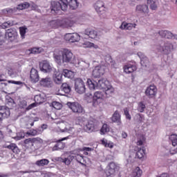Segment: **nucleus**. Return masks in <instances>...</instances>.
Listing matches in <instances>:
<instances>
[{
    "label": "nucleus",
    "mask_w": 177,
    "mask_h": 177,
    "mask_svg": "<svg viewBox=\"0 0 177 177\" xmlns=\"http://www.w3.org/2000/svg\"><path fill=\"white\" fill-rule=\"evenodd\" d=\"M87 86L91 91H95L96 89H102L106 91V94L114 93V88L110 84L109 81L104 79H88L86 82Z\"/></svg>",
    "instance_id": "nucleus-1"
},
{
    "label": "nucleus",
    "mask_w": 177,
    "mask_h": 177,
    "mask_svg": "<svg viewBox=\"0 0 177 177\" xmlns=\"http://www.w3.org/2000/svg\"><path fill=\"white\" fill-rule=\"evenodd\" d=\"M54 59L59 64V66H62V64H64V63H70L71 64H74V55L71 52V50L64 48L58 53H54L53 55Z\"/></svg>",
    "instance_id": "nucleus-2"
},
{
    "label": "nucleus",
    "mask_w": 177,
    "mask_h": 177,
    "mask_svg": "<svg viewBox=\"0 0 177 177\" xmlns=\"http://www.w3.org/2000/svg\"><path fill=\"white\" fill-rule=\"evenodd\" d=\"M104 91H95L92 95V94H89L88 97H91V100H88V103H92V106L93 107H97L106 97H110L112 93L106 94V90Z\"/></svg>",
    "instance_id": "nucleus-3"
},
{
    "label": "nucleus",
    "mask_w": 177,
    "mask_h": 177,
    "mask_svg": "<svg viewBox=\"0 0 177 177\" xmlns=\"http://www.w3.org/2000/svg\"><path fill=\"white\" fill-rule=\"evenodd\" d=\"M68 1L67 0H59V1H53L51 2L50 10L51 12L54 13H59L60 10L66 12L68 8Z\"/></svg>",
    "instance_id": "nucleus-4"
},
{
    "label": "nucleus",
    "mask_w": 177,
    "mask_h": 177,
    "mask_svg": "<svg viewBox=\"0 0 177 177\" xmlns=\"http://www.w3.org/2000/svg\"><path fill=\"white\" fill-rule=\"evenodd\" d=\"M158 52L164 53V55H169L171 50L174 49V45L169 42L160 41V45L157 46Z\"/></svg>",
    "instance_id": "nucleus-5"
},
{
    "label": "nucleus",
    "mask_w": 177,
    "mask_h": 177,
    "mask_svg": "<svg viewBox=\"0 0 177 177\" xmlns=\"http://www.w3.org/2000/svg\"><path fill=\"white\" fill-rule=\"evenodd\" d=\"M66 106H68V109L72 110L73 113H75L76 114H85V109H84L81 104L77 102H68Z\"/></svg>",
    "instance_id": "nucleus-6"
},
{
    "label": "nucleus",
    "mask_w": 177,
    "mask_h": 177,
    "mask_svg": "<svg viewBox=\"0 0 177 177\" xmlns=\"http://www.w3.org/2000/svg\"><path fill=\"white\" fill-rule=\"evenodd\" d=\"M118 171H120V165L114 162H111L106 167L105 174L107 177L114 176V175H115Z\"/></svg>",
    "instance_id": "nucleus-7"
},
{
    "label": "nucleus",
    "mask_w": 177,
    "mask_h": 177,
    "mask_svg": "<svg viewBox=\"0 0 177 177\" xmlns=\"http://www.w3.org/2000/svg\"><path fill=\"white\" fill-rule=\"evenodd\" d=\"M75 82V91L80 95H82V93H85V91H86V88H85V82L80 77L75 78L74 80Z\"/></svg>",
    "instance_id": "nucleus-8"
},
{
    "label": "nucleus",
    "mask_w": 177,
    "mask_h": 177,
    "mask_svg": "<svg viewBox=\"0 0 177 177\" xmlns=\"http://www.w3.org/2000/svg\"><path fill=\"white\" fill-rule=\"evenodd\" d=\"M144 154L145 151L143 149H140L136 152H132L127 159L128 164L135 162V161H138V160H142L144 157Z\"/></svg>",
    "instance_id": "nucleus-9"
},
{
    "label": "nucleus",
    "mask_w": 177,
    "mask_h": 177,
    "mask_svg": "<svg viewBox=\"0 0 177 177\" xmlns=\"http://www.w3.org/2000/svg\"><path fill=\"white\" fill-rule=\"evenodd\" d=\"M6 37L8 38V41L10 42H15V41H17V38H19V35L17 34V30L16 28H10L6 30Z\"/></svg>",
    "instance_id": "nucleus-10"
},
{
    "label": "nucleus",
    "mask_w": 177,
    "mask_h": 177,
    "mask_svg": "<svg viewBox=\"0 0 177 177\" xmlns=\"http://www.w3.org/2000/svg\"><path fill=\"white\" fill-rule=\"evenodd\" d=\"M10 116V109L3 105H0V127L5 118H8Z\"/></svg>",
    "instance_id": "nucleus-11"
},
{
    "label": "nucleus",
    "mask_w": 177,
    "mask_h": 177,
    "mask_svg": "<svg viewBox=\"0 0 177 177\" xmlns=\"http://www.w3.org/2000/svg\"><path fill=\"white\" fill-rule=\"evenodd\" d=\"M106 66L104 65H97L93 70L92 75L94 78H100L106 72Z\"/></svg>",
    "instance_id": "nucleus-12"
},
{
    "label": "nucleus",
    "mask_w": 177,
    "mask_h": 177,
    "mask_svg": "<svg viewBox=\"0 0 177 177\" xmlns=\"http://www.w3.org/2000/svg\"><path fill=\"white\" fill-rule=\"evenodd\" d=\"M65 41L74 44V42H79L81 39V36L78 33H67L64 36Z\"/></svg>",
    "instance_id": "nucleus-13"
},
{
    "label": "nucleus",
    "mask_w": 177,
    "mask_h": 177,
    "mask_svg": "<svg viewBox=\"0 0 177 177\" xmlns=\"http://www.w3.org/2000/svg\"><path fill=\"white\" fill-rule=\"evenodd\" d=\"M157 86L154 84H151L146 88L145 93L149 99H153L157 95Z\"/></svg>",
    "instance_id": "nucleus-14"
},
{
    "label": "nucleus",
    "mask_w": 177,
    "mask_h": 177,
    "mask_svg": "<svg viewBox=\"0 0 177 177\" xmlns=\"http://www.w3.org/2000/svg\"><path fill=\"white\" fill-rule=\"evenodd\" d=\"M39 84L43 88H53V80L49 76L41 78Z\"/></svg>",
    "instance_id": "nucleus-15"
},
{
    "label": "nucleus",
    "mask_w": 177,
    "mask_h": 177,
    "mask_svg": "<svg viewBox=\"0 0 177 177\" xmlns=\"http://www.w3.org/2000/svg\"><path fill=\"white\" fill-rule=\"evenodd\" d=\"M84 129L88 133H91V132H96V131H97V124H96L95 121L89 120Z\"/></svg>",
    "instance_id": "nucleus-16"
},
{
    "label": "nucleus",
    "mask_w": 177,
    "mask_h": 177,
    "mask_svg": "<svg viewBox=\"0 0 177 177\" xmlns=\"http://www.w3.org/2000/svg\"><path fill=\"white\" fill-rule=\"evenodd\" d=\"M137 55L140 59V64L142 67H150V60L146 55H145V53L138 52Z\"/></svg>",
    "instance_id": "nucleus-17"
},
{
    "label": "nucleus",
    "mask_w": 177,
    "mask_h": 177,
    "mask_svg": "<svg viewBox=\"0 0 177 177\" xmlns=\"http://www.w3.org/2000/svg\"><path fill=\"white\" fill-rule=\"evenodd\" d=\"M112 122L117 124L118 127H122V121H121V114L118 111H115L111 118Z\"/></svg>",
    "instance_id": "nucleus-18"
},
{
    "label": "nucleus",
    "mask_w": 177,
    "mask_h": 177,
    "mask_svg": "<svg viewBox=\"0 0 177 177\" xmlns=\"http://www.w3.org/2000/svg\"><path fill=\"white\" fill-rule=\"evenodd\" d=\"M30 79L32 84H37L39 81V75L38 74V71L32 68L30 72Z\"/></svg>",
    "instance_id": "nucleus-19"
},
{
    "label": "nucleus",
    "mask_w": 177,
    "mask_h": 177,
    "mask_svg": "<svg viewBox=\"0 0 177 177\" xmlns=\"http://www.w3.org/2000/svg\"><path fill=\"white\" fill-rule=\"evenodd\" d=\"M94 8L98 15H103L104 13V3L102 1H97L94 5Z\"/></svg>",
    "instance_id": "nucleus-20"
},
{
    "label": "nucleus",
    "mask_w": 177,
    "mask_h": 177,
    "mask_svg": "<svg viewBox=\"0 0 177 177\" xmlns=\"http://www.w3.org/2000/svg\"><path fill=\"white\" fill-rule=\"evenodd\" d=\"M4 149H8L14 153L15 154H19L20 153V149L17 147V145L15 143L5 144L3 145Z\"/></svg>",
    "instance_id": "nucleus-21"
},
{
    "label": "nucleus",
    "mask_w": 177,
    "mask_h": 177,
    "mask_svg": "<svg viewBox=\"0 0 177 177\" xmlns=\"http://www.w3.org/2000/svg\"><path fill=\"white\" fill-rule=\"evenodd\" d=\"M39 68L43 73H50L52 71V66L46 61H44L39 64Z\"/></svg>",
    "instance_id": "nucleus-22"
},
{
    "label": "nucleus",
    "mask_w": 177,
    "mask_h": 177,
    "mask_svg": "<svg viewBox=\"0 0 177 177\" xmlns=\"http://www.w3.org/2000/svg\"><path fill=\"white\" fill-rule=\"evenodd\" d=\"M50 143H56L57 146H58V149L59 150H64L66 147V143L63 142V141H60V140H57L56 138L47 141V145H50Z\"/></svg>",
    "instance_id": "nucleus-23"
},
{
    "label": "nucleus",
    "mask_w": 177,
    "mask_h": 177,
    "mask_svg": "<svg viewBox=\"0 0 177 177\" xmlns=\"http://www.w3.org/2000/svg\"><path fill=\"white\" fill-rule=\"evenodd\" d=\"M61 27L63 28H68L69 27H73L74 26V21L70 19H64L61 20Z\"/></svg>",
    "instance_id": "nucleus-24"
},
{
    "label": "nucleus",
    "mask_w": 177,
    "mask_h": 177,
    "mask_svg": "<svg viewBox=\"0 0 177 177\" xmlns=\"http://www.w3.org/2000/svg\"><path fill=\"white\" fill-rule=\"evenodd\" d=\"M136 28V24H131L123 21L120 26V30H131L132 28Z\"/></svg>",
    "instance_id": "nucleus-25"
},
{
    "label": "nucleus",
    "mask_w": 177,
    "mask_h": 177,
    "mask_svg": "<svg viewBox=\"0 0 177 177\" xmlns=\"http://www.w3.org/2000/svg\"><path fill=\"white\" fill-rule=\"evenodd\" d=\"M84 34L88 35V37L92 39H95V38H97V32L91 28L86 29L84 30Z\"/></svg>",
    "instance_id": "nucleus-26"
},
{
    "label": "nucleus",
    "mask_w": 177,
    "mask_h": 177,
    "mask_svg": "<svg viewBox=\"0 0 177 177\" xmlns=\"http://www.w3.org/2000/svg\"><path fill=\"white\" fill-rule=\"evenodd\" d=\"M60 91L66 95H70L71 93V86L66 82L62 83L60 86Z\"/></svg>",
    "instance_id": "nucleus-27"
},
{
    "label": "nucleus",
    "mask_w": 177,
    "mask_h": 177,
    "mask_svg": "<svg viewBox=\"0 0 177 177\" xmlns=\"http://www.w3.org/2000/svg\"><path fill=\"white\" fill-rule=\"evenodd\" d=\"M136 66L131 64L124 66V71L126 74H131V73H133V71H136Z\"/></svg>",
    "instance_id": "nucleus-28"
},
{
    "label": "nucleus",
    "mask_w": 177,
    "mask_h": 177,
    "mask_svg": "<svg viewBox=\"0 0 177 177\" xmlns=\"http://www.w3.org/2000/svg\"><path fill=\"white\" fill-rule=\"evenodd\" d=\"M136 10L139 13H149V7L146 4L138 5L136 6Z\"/></svg>",
    "instance_id": "nucleus-29"
},
{
    "label": "nucleus",
    "mask_w": 177,
    "mask_h": 177,
    "mask_svg": "<svg viewBox=\"0 0 177 177\" xmlns=\"http://www.w3.org/2000/svg\"><path fill=\"white\" fill-rule=\"evenodd\" d=\"M105 60L106 62V63H108L109 64H111V66L112 68H118V65L117 64V62L114 60H113V58L111 57V55L107 56L105 58Z\"/></svg>",
    "instance_id": "nucleus-30"
},
{
    "label": "nucleus",
    "mask_w": 177,
    "mask_h": 177,
    "mask_svg": "<svg viewBox=\"0 0 177 177\" xmlns=\"http://www.w3.org/2000/svg\"><path fill=\"white\" fill-rule=\"evenodd\" d=\"M53 162H64L65 165H70V160L62 157H55L52 158Z\"/></svg>",
    "instance_id": "nucleus-31"
},
{
    "label": "nucleus",
    "mask_w": 177,
    "mask_h": 177,
    "mask_svg": "<svg viewBox=\"0 0 177 177\" xmlns=\"http://www.w3.org/2000/svg\"><path fill=\"white\" fill-rule=\"evenodd\" d=\"M80 3H78V1L77 0H70L68 3V5H69V9L71 10H75L78 8V5Z\"/></svg>",
    "instance_id": "nucleus-32"
},
{
    "label": "nucleus",
    "mask_w": 177,
    "mask_h": 177,
    "mask_svg": "<svg viewBox=\"0 0 177 177\" xmlns=\"http://www.w3.org/2000/svg\"><path fill=\"white\" fill-rule=\"evenodd\" d=\"M15 21L9 20L7 21H5L1 25H0V28L6 29L9 28V27H12V26H15Z\"/></svg>",
    "instance_id": "nucleus-33"
},
{
    "label": "nucleus",
    "mask_w": 177,
    "mask_h": 177,
    "mask_svg": "<svg viewBox=\"0 0 177 177\" xmlns=\"http://www.w3.org/2000/svg\"><path fill=\"white\" fill-rule=\"evenodd\" d=\"M61 20L60 19H55L50 21L49 22V24L52 28H57L58 27H62V24L60 23Z\"/></svg>",
    "instance_id": "nucleus-34"
},
{
    "label": "nucleus",
    "mask_w": 177,
    "mask_h": 177,
    "mask_svg": "<svg viewBox=\"0 0 177 177\" xmlns=\"http://www.w3.org/2000/svg\"><path fill=\"white\" fill-rule=\"evenodd\" d=\"M62 74L66 78H74V72L68 69H64Z\"/></svg>",
    "instance_id": "nucleus-35"
},
{
    "label": "nucleus",
    "mask_w": 177,
    "mask_h": 177,
    "mask_svg": "<svg viewBox=\"0 0 177 177\" xmlns=\"http://www.w3.org/2000/svg\"><path fill=\"white\" fill-rule=\"evenodd\" d=\"M35 164L37 165V167H45V165H48V164H49V160L45 158L37 160Z\"/></svg>",
    "instance_id": "nucleus-36"
},
{
    "label": "nucleus",
    "mask_w": 177,
    "mask_h": 177,
    "mask_svg": "<svg viewBox=\"0 0 177 177\" xmlns=\"http://www.w3.org/2000/svg\"><path fill=\"white\" fill-rule=\"evenodd\" d=\"M6 101L7 102V104H8V106H10L11 108L15 107V106L16 105L15 100L10 97V96H9L8 95H6Z\"/></svg>",
    "instance_id": "nucleus-37"
},
{
    "label": "nucleus",
    "mask_w": 177,
    "mask_h": 177,
    "mask_svg": "<svg viewBox=\"0 0 177 177\" xmlns=\"http://www.w3.org/2000/svg\"><path fill=\"white\" fill-rule=\"evenodd\" d=\"M2 12L4 15H12V13H16V12H17V8H16V7H14L13 8H8L3 9Z\"/></svg>",
    "instance_id": "nucleus-38"
},
{
    "label": "nucleus",
    "mask_w": 177,
    "mask_h": 177,
    "mask_svg": "<svg viewBox=\"0 0 177 177\" xmlns=\"http://www.w3.org/2000/svg\"><path fill=\"white\" fill-rule=\"evenodd\" d=\"M50 106V107H53L54 109H55V110H62V107H63L62 103L57 101H53V102H51Z\"/></svg>",
    "instance_id": "nucleus-39"
},
{
    "label": "nucleus",
    "mask_w": 177,
    "mask_h": 177,
    "mask_svg": "<svg viewBox=\"0 0 177 177\" xmlns=\"http://www.w3.org/2000/svg\"><path fill=\"white\" fill-rule=\"evenodd\" d=\"M100 132L101 135H106L107 132H110V128L109 127V125H107V124H104L100 129Z\"/></svg>",
    "instance_id": "nucleus-40"
},
{
    "label": "nucleus",
    "mask_w": 177,
    "mask_h": 177,
    "mask_svg": "<svg viewBox=\"0 0 177 177\" xmlns=\"http://www.w3.org/2000/svg\"><path fill=\"white\" fill-rule=\"evenodd\" d=\"M147 3L151 10H156L157 9V0H148Z\"/></svg>",
    "instance_id": "nucleus-41"
},
{
    "label": "nucleus",
    "mask_w": 177,
    "mask_h": 177,
    "mask_svg": "<svg viewBox=\"0 0 177 177\" xmlns=\"http://www.w3.org/2000/svg\"><path fill=\"white\" fill-rule=\"evenodd\" d=\"M34 100H35L36 104H42V103H44V102H45V99L42 98L41 95H35Z\"/></svg>",
    "instance_id": "nucleus-42"
},
{
    "label": "nucleus",
    "mask_w": 177,
    "mask_h": 177,
    "mask_svg": "<svg viewBox=\"0 0 177 177\" xmlns=\"http://www.w3.org/2000/svg\"><path fill=\"white\" fill-rule=\"evenodd\" d=\"M44 140L41 138H32V146L34 145H42Z\"/></svg>",
    "instance_id": "nucleus-43"
},
{
    "label": "nucleus",
    "mask_w": 177,
    "mask_h": 177,
    "mask_svg": "<svg viewBox=\"0 0 177 177\" xmlns=\"http://www.w3.org/2000/svg\"><path fill=\"white\" fill-rule=\"evenodd\" d=\"M145 109H146V104H145V102L143 101L140 102L138 103V111H140V113H143Z\"/></svg>",
    "instance_id": "nucleus-44"
},
{
    "label": "nucleus",
    "mask_w": 177,
    "mask_h": 177,
    "mask_svg": "<svg viewBox=\"0 0 177 177\" xmlns=\"http://www.w3.org/2000/svg\"><path fill=\"white\" fill-rule=\"evenodd\" d=\"M169 140L171 142L172 146H176L177 145V135L176 134H172L169 137Z\"/></svg>",
    "instance_id": "nucleus-45"
},
{
    "label": "nucleus",
    "mask_w": 177,
    "mask_h": 177,
    "mask_svg": "<svg viewBox=\"0 0 177 177\" xmlns=\"http://www.w3.org/2000/svg\"><path fill=\"white\" fill-rule=\"evenodd\" d=\"M6 35L2 32H0V46L3 45L6 42Z\"/></svg>",
    "instance_id": "nucleus-46"
},
{
    "label": "nucleus",
    "mask_w": 177,
    "mask_h": 177,
    "mask_svg": "<svg viewBox=\"0 0 177 177\" xmlns=\"http://www.w3.org/2000/svg\"><path fill=\"white\" fill-rule=\"evenodd\" d=\"M19 32L22 39L26 38V33L27 32V28L26 27H20L19 28Z\"/></svg>",
    "instance_id": "nucleus-47"
},
{
    "label": "nucleus",
    "mask_w": 177,
    "mask_h": 177,
    "mask_svg": "<svg viewBox=\"0 0 177 177\" xmlns=\"http://www.w3.org/2000/svg\"><path fill=\"white\" fill-rule=\"evenodd\" d=\"M8 84H14L15 85H21L23 86L25 85V86L27 85L26 83L22 82L21 81H15V80H8Z\"/></svg>",
    "instance_id": "nucleus-48"
},
{
    "label": "nucleus",
    "mask_w": 177,
    "mask_h": 177,
    "mask_svg": "<svg viewBox=\"0 0 177 177\" xmlns=\"http://www.w3.org/2000/svg\"><path fill=\"white\" fill-rule=\"evenodd\" d=\"M124 113L126 119L129 120V121H131L132 120V116H131V114L129 113V111L128 110V108L124 109Z\"/></svg>",
    "instance_id": "nucleus-49"
},
{
    "label": "nucleus",
    "mask_w": 177,
    "mask_h": 177,
    "mask_svg": "<svg viewBox=\"0 0 177 177\" xmlns=\"http://www.w3.org/2000/svg\"><path fill=\"white\" fill-rule=\"evenodd\" d=\"M63 72L61 73L60 71H55L53 77H55V78H59V80H62V77H63Z\"/></svg>",
    "instance_id": "nucleus-50"
},
{
    "label": "nucleus",
    "mask_w": 177,
    "mask_h": 177,
    "mask_svg": "<svg viewBox=\"0 0 177 177\" xmlns=\"http://www.w3.org/2000/svg\"><path fill=\"white\" fill-rule=\"evenodd\" d=\"M139 138H140V139L138 140L137 143H138V146H142L143 142H145L146 138H145V136H143V135H140Z\"/></svg>",
    "instance_id": "nucleus-51"
},
{
    "label": "nucleus",
    "mask_w": 177,
    "mask_h": 177,
    "mask_svg": "<svg viewBox=\"0 0 177 177\" xmlns=\"http://www.w3.org/2000/svg\"><path fill=\"white\" fill-rule=\"evenodd\" d=\"M41 48H33L30 50V53L32 55H38L41 51Z\"/></svg>",
    "instance_id": "nucleus-52"
},
{
    "label": "nucleus",
    "mask_w": 177,
    "mask_h": 177,
    "mask_svg": "<svg viewBox=\"0 0 177 177\" xmlns=\"http://www.w3.org/2000/svg\"><path fill=\"white\" fill-rule=\"evenodd\" d=\"M165 38H166L167 39H172V38H174V34L167 30L166 35H165Z\"/></svg>",
    "instance_id": "nucleus-53"
},
{
    "label": "nucleus",
    "mask_w": 177,
    "mask_h": 177,
    "mask_svg": "<svg viewBox=\"0 0 177 177\" xmlns=\"http://www.w3.org/2000/svg\"><path fill=\"white\" fill-rule=\"evenodd\" d=\"M136 117L138 118V122H143L145 120V115L142 113H137Z\"/></svg>",
    "instance_id": "nucleus-54"
},
{
    "label": "nucleus",
    "mask_w": 177,
    "mask_h": 177,
    "mask_svg": "<svg viewBox=\"0 0 177 177\" xmlns=\"http://www.w3.org/2000/svg\"><path fill=\"white\" fill-rule=\"evenodd\" d=\"M27 145L32 146V138H27L24 141V146H27Z\"/></svg>",
    "instance_id": "nucleus-55"
},
{
    "label": "nucleus",
    "mask_w": 177,
    "mask_h": 177,
    "mask_svg": "<svg viewBox=\"0 0 177 177\" xmlns=\"http://www.w3.org/2000/svg\"><path fill=\"white\" fill-rule=\"evenodd\" d=\"M38 132L37 130H30V131L26 132V135H28V136H35Z\"/></svg>",
    "instance_id": "nucleus-56"
},
{
    "label": "nucleus",
    "mask_w": 177,
    "mask_h": 177,
    "mask_svg": "<svg viewBox=\"0 0 177 177\" xmlns=\"http://www.w3.org/2000/svg\"><path fill=\"white\" fill-rule=\"evenodd\" d=\"M34 107H37V103H35V102L32 103L30 105H28V106L26 108V111H28L29 110L34 109Z\"/></svg>",
    "instance_id": "nucleus-57"
},
{
    "label": "nucleus",
    "mask_w": 177,
    "mask_h": 177,
    "mask_svg": "<svg viewBox=\"0 0 177 177\" xmlns=\"http://www.w3.org/2000/svg\"><path fill=\"white\" fill-rule=\"evenodd\" d=\"M53 80L54 82H55V84H57V85H60V84H62V82H63V80L62 79H59L57 77H53Z\"/></svg>",
    "instance_id": "nucleus-58"
},
{
    "label": "nucleus",
    "mask_w": 177,
    "mask_h": 177,
    "mask_svg": "<svg viewBox=\"0 0 177 177\" xmlns=\"http://www.w3.org/2000/svg\"><path fill=\"white\" fill-rule=\"evenodd\" d=\"M77 158V156H69L68 158H65V160H67L69 161V165L71 164V161H73L74 159Z\"/></svg>",
    "instance_id": "nucleus-59"
},
{
    "label": "nucleus",
    "mask_w": 177,
    "mask_h": 177,
    "mask_svg": "<svg viewBox=\"0 0 177 177\" xmlns=\"http://www.w3.org/2000/svg\"><path fill=\"white\" fill-rule=\"evenodd\" d=\"M167 30H159L158 34L162 38H165Z\"/></svg>",
    "instance_id": "nucleus-60"
},
{
    "label": "nucleus",
    "mask_w": 177,
    "mask_h": 177,
    "mask_svg": "<svg viewBox=\"0 0 177 177\" xmlns=\"http://www.w3.org/2000/svg\"><path fill=\"white\" fill-rule=\"evenodd\" d=\"M16 9H17V10H24V6L22 3L19 4L17 7H15Z\"/></svg>",
    "instance_id": "nucleus-61"
},
{
    "label": "nucleus",
    "mask_w": 177,
    "mask_h": 177,
    "mask_svg": "<svg viewBox=\"0 0 177 177\" xmlns=\"http://www.w3.org/2000/svg\"><path fill=\"white\" fill-rule=\"evenodd\" d=\"M93 148H91L89 147H83V151H93Z\"/></svg>",
    "instance_id": "nucleus-62"
},
{
    "label": "nucleus",
    "mask_w": 177,
    "mask_h": 177,
    "mask_svg": "<svg viewBox=\"0 0 177 177\" xmlns=\"http://www.w3.org/2000/svg\"><path fill=\"white\" fill-rule=\"evenodd\" d=\"M100 142H101L102 145L103 146H104V147H106V146H107V140L103 138V139H102V140H100Z\"/></svg>",
    "instance_id": "nucleus-63"
},
{
    "label": "nucleus",
    "mask_w": 177,
    "mask_h": 177,
    "mask_svg": "<svg viewBox=\"0 0 177 177\" xmlns=\"http://www.w3.org/2000/svg\"><path fill=\"white\" fill-rule=\"evenodd\" d=\"M10 176V174L9 173H0V177H9Z\"/></svg>",
    "instance_id": "nucleus-64"
}]
</instances>
